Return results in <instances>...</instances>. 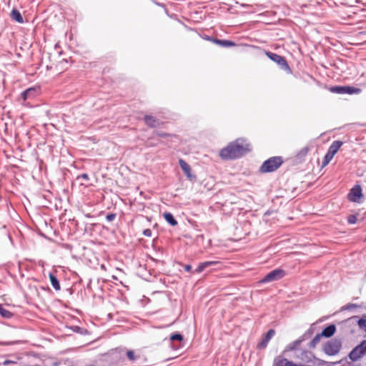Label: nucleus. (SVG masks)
<instances>
[{
	"mask_svg": "<svg viewBox=\"0 0 366 366\" xmlns=\"http://www.w3.org/2000/svg\"><path fill=\"white\" fill-rule=\"evenodd\" d=\"M36 90L34 88H29L21 94V97L24 101H26L27 99L34 98L36 96Z\"/></svg>",
	"mask_w": 366,
	"mask_h": 366,
	"instance_id": "obj_11",
	"label": "nucleus"
},
{
	"mask_svg": "<svg viewBox=\"0 0 366 366\" xmlns=\"http://www.w3.org/2000/svg\"><path fill=\"white\" fill-rule=\"evenodd\" d=\"M115 218V214H109L107 216V219L109 222L114 220Z\"/></svg>",
	"mask_w": 366,
	"mask_h": 366,
	"instance_id": "obj_32",
	"label": "nucleus"
},
{
	"mask_svg": "<svg viewBox=\"0 0 366 366\" xmlns=\"http://www.w3.org/2000/svg\"><path fill=\"white\" fill-rule=\"evenodd\" d=\"M361 90L359 88H355L352 86H345V94H359Z\"/></svg>",
	"mask_w": 366,
	"mask_h": 366,
	"instance_id": "obj_21",
	"label": "nucleus"
},
{
	"mask_svg": "<svg viewBox=\"0 0 366 366\" xmlns=\"http://www.w3.org/2000/svg\"><path fill=\"white\" fill-rule=\"evenodd\" d=\"M275 334V331L273 329H270L268 330L267 334L265 335L264 337L262 339V340L259 343L258 347L259 349H264L267 347L268 342L269 340L273 337V336Z\"/></svg>",
	"mask_w": 366,
	"mask_h": 366,
	"instance_id": "obj_8",
	"label": "nucleus"
},
{
	"mask_svg": "<svg viewBox=\"0 0 366 366\" xmlns=\"http://www.w3.org/2000/svg\"><path fill=\"white\" fill-rule=\"evenodd\" d=\"M215 41L217 44H218L222 46H224V47H229V46H232L235 45V44L233 41H228V40L217 39V40H215Z\"/></svg>",
	"mask_w": 366,
	"mask_h": 366,
	"instance_id": "obj_20",
	"label": "nucleus"
},
{
	"mask_svg": "<svg viewBox=\"0 0 366 366\" xmlns=\"http://www.w3.org/2000/svg\"><path fill=\"white\" fill-rule=\"evenodd\" d=\"M302 340H297L292 342L290 345H288L287 350H295L297 346L301 343Z\"/></svg>",
	"mask_w": 366,
	"mask_h": 366,
	"instance_id": "obj_23",
	"label": "nucleus"
},
{
	"mask_svg": "<svg viewBox=\"0 0 366 366\" xmlns=\"http://www.w3.org/2000/svg\"><path fill=\"white\" fill-rule=\"evenodd\" d=\"M322 335L321 334L316 335L314 338L310 342V347L315 348L316 345L320 342Z\"/></svg>",
	"mask_w": 366,
	"mask_h": 366,
	"instance_id": "obj_19",
	"label": "nucleus"
},
{
	"mask_svg": "<svg viewBox=\"0 0 366 366\" xmlns=\"http://www.w3.org/2000/svg\"><path fill=\"white\" fill-rule=\"evenodd\" d=\"M218 263H219V262H217V261H207V262H202L198 265L197 268L195 269V272L197 273H200V272H203L207 267L214 266V265L217 264Z\"/></svg>",
	"mask_w": 366,
	"mask_h": 366,
	"instance_id": "obj_10",
	"label": "nucleus"
},
{
	"mask_svg": "<svg viewBox=\"0 0 366 366\" xmlns=\"http://www.w3.org/2000/svg\"><path fill=\"white\" fill-rule=\"evenodd\" d=\"M80 178H81V179H83L84 180H89V179L87 174H81V175L77 177V179H80Z\"/></svg>",
	"mask_w": 366,
	"mask_h": 366,
	"instance_id": "obj_31",
	"label": "nucleus"
},
{
	"mask_svg": "<svg viewBox=\"0 0 366 366\" xmlns=\"http://www.w3.org/2000/svg\"><path fill=\"white\" fill-rule=\"evenodd\" d=\"M366 355V340H362L358 345H357L355 348L349 354L350 359L353 361H357L361 357Z\"/></svg>",
	"mask_w": 366,
	"mask_h": 366,
	"instance_id": "obj_3",
	"label": "nucleus"
},
{
	"mask_svg": "<svg viewBox=\"0 0 366 366\" xmlns=\"http://www.w3.org/2000/svg\"><path fill=\"white\" fill-rule=\"evenodd\" d=\"M49 279L51 282V286L56 290H60V284L59 282L58 279L51 273L49 274Z\"/></svg>",
	"mask_w": 366,
	"mask_h": 366,
	"instance_id": "obj_18",
	"label": "nucleus"
},
{
	"mask_svg": "<svg viewBox=\"0 0 366 366\" xmlns=\"http://www.w3.org/2000/svg\"><path fill=\"white\" fill-rule=\"evenodd\" d=\"M342 346L340 340L333 339L328 341L324 346V351L327 355H335L339 352Z\"/></svg>",
	"mask_w": 366,
	"mask_h": 366,
	"instance_id": "obj_4",
	"label": "nucleus"
},
{
	"mask_svg": "<svg viewBox=\"0 0 366 366\" xmlns=\"http://www.w3.org/2000/svg\"><path fill=\"white\" fill-rule=\"evenodd\" d=\"M144 122L148 126L151 127H155L159 124V120L150 115L145 116Z\"/></svg>",
	"mask_w": 366,
	"mask_h": 366,
	"instance_id": "obj_14",
	"label": "nucleus"
},
{
	"mask_svg": "<svg viewBox=\"0 0 366 366\" xmlns=\"http://www.w3.org/2000/svg\"><path fill=\"white\" fill-rule=\"evenodd\" d=\"M309 152V148L307 147H303L300 150V152L297 154V156L299 157H302L307 155V154Z\"/></svg>",
	"mask_w": 366,
	"mask_h": 366,
	"instance_id": "obj_26",
	"label": "nucleus"
},
{
	"mask_svg": "<svg viewBox=\"0 0 366 366\" xmlns=\"http://www.w3.org/2000/svg\"><path fill=\"white\" fill-rule=\"evenodd\" d=\"M266 54L269 59L276 62L282 69L290 70V67L284 57L270 51L266 52Z\"/></svg>",
	"mask_w": 366,
	"mask_h": 366,
	"instance_id": "obj_6",
	"label": "nucleus"
},
{
	"mask_svg": "<svg viewBox=\"0 0 366 366\" xmlns=\"http://www.w3.org/2000/svg\"><path fill=\"white\" fill-rule=\"evenodd\" d=\"M11 16L14 20L16 21L19 23L24 22V19H23V17H22L21 13L16 9H13L11 11Z\"/></svg>",
	"mask_w": 366,
	"mask_h": 366,
	"instance_id": "obj_15",
	"label": "nucleus"
},
{
	"mask_svg": "<svg viewBox=\"0 0 366 366\" xmlns=\"http://www.w3.org/2000/svg\"><path fill=\"white\" fill-rule=\"evenodd\" d=\"M343 144V142L341 141H334L332 144L330 146V148L328 149V152L330 154H332L333 156L335 155V154L337 152L339 149L341 147V146Z\"/></svg>",
	"mask_w": 366,
	"mask_h": 366,
	"instance_id": "obj_12",
	"label": "nucleus"
},
{
	"mask_svg": "<svg viewBox=\"0 0 366 366\" xmlns=\"http://www.w3.org/2000/svg\"><path fill=\"white\" fill-rule=\"evenodd\" d=\"M357 306L355 304H350L348 305H347L346 308L347 309H350V308H354V307H357Z\"/></svg>",
	"mask_w": 366,
	"mask_h": 366,
	"instance_id": "obj_34",
	"label": "nucleus"
},
{
	"mask_svg": "<svg viewBox=\"0 0 366 366\" xmlns=\"http://www.w3.org/2000/svg\"><path fill=\"white\" fill-rule=\"evenodd\" d=\"M332 92L338 94H345V86H335L332 88Z\"/></svg>",
	"mask_w": 366,
	"mask_h": 366,
	"instance_id": "obj_25",
	"label": "nucleus"
},
{
	"mask_svg": "<svg viewBox=\"0 0 366 366\" xmlns=\"http://www.w3.org/2000/svg\"><path fill=\"white\" fill-rule=\"evenodd\" d=\"M349 224H355L357 222V217L355 215H350L347 218Z\"/></svg>",
	"mask_w": 366,
	"mask_h": 366,
	"instance_id": "obj_29",
	"label": "nucleus"
},
{
	"mask_svg": "<svg viewBox=\"0 0 366 366\" xmlns=\"http://www.w3.org/2000/svg\"><path fill=\"white\" fill-rule=\"evenodd\" d=\"M184 268L185 271L189 272L192 269V266L189 264H186Z\"/></svg>",
	"mask_w": 366,
	"mask_h": 366,
	"instance_id": "obj_33",
	"label": "nucleus"
},
{
	"mask_svg": "<svg viewBox=\"0 0 366 366\" xmlns=\"http://www.w3.org/2000/svg\"><path fill=\"white\" fill-rule=\"evenodd\" d=\"M250 150L249 144L244 139H238L221 149L219 155L224 159H232L242 157Z\"/></svg>",
	"mask_w": 366,
	"mask_h": 366,
	"instance_id": "obj_1",
	"label": "nucleus"
},
{
	"mask_svg": "<svg viewBox=\"0 0 366 366\" xmlns=\"http://www.w3.org/2000/svg\"><path fill=\"white\" fill-rule=\"evenodd\" d=\"M143 234L146 237H151L152 236V230L149 229H144L143 232Z\"/></svg>",
	"mask_w": 366,
	"mask_h": 366,
	"instance_id": "obj_30",
	"label": "nucleus"
},
{
	"mask_svg": "<svg viewBox=\"0 0 366 366\" xmlns=\"http://www.w3.org/2000/svg\"><path fill=\"white\" fill-rule=\"evenodd\" d=\"M8 363H9L8 360H6V361L4 362V365H7Z\"/></svg>",
	"mask_w": 366,
	"mask_h": 366,
	"instance_id": "obj_36",
	"label": "nucleus"
},
{
	"mask_svg": "<svg viewBox=\"0 0 366 366\" xmlns=\"http://www.w3.org/2000/svg\"><path fill=\"white\" fill-rule=\"evenodd\" d=\"M127 356L130 360H135V355L134 352L132 350H128L127 352Z\"/></svg>",
	"mask_w": 366,
	"mask_h": 366,
	"instance_id": "obj_28",
	"label": "nucleus"
},
{
	"mask_svg": "<svg viewBox=\"0 0 366 366\" xmlns=\"http://www.w3.org/2000/svg\"><path fill=\"white\" fill-rule=\"evenodd\" d=\"M0 314L3 317L5 318H10L12 316V313L4 309L1 305H0Z\"/></svg>",
	"mask_w": 366,
	"mask_h": 366,
	"instance_id": "obj_22",
	"label": "nucleus"
},
{
	"mask_svg": "<svg viewBox=\"0 0 366 366\" xmlns=\"http://www.w3.org/2000/svg\"><path fill=\"white\" fill-rule=\"evenodd\" d=\"M285 272L281 269H276L269 272L260 282L262 283L270 282L282 279Z\"/></svg>",
	"mask_w": 366,
	"mask_h": 366,
	"instance_id": "obj_5",
	"label": "nucleus"
},
{
	"mask_svg": "<svg viewBox=\"0 0 366 366\" xmlns=\"http://www.w3.org/2000/svg\"><path fill=\"white\" fill-rule=\"evenodd\" d=\"M362 197V188L360 185H355L348 194V199L353 202H360Z\"/></svg>",
	"mask_w": 366,
	"mask_h": 366,
	"instance_id": "obj_7",
	"label": "nucleus"
},
{
	"mask_svg": "<svg viewBox=\"0 0 366 366\" xmlns=\"http://www.w3.org/2000/svg\"><path fill=\"white\" fill-rule=\"evenodd\" d=\"M163 216L165 220L171 225L175 226L177 224V222L175 220V219L174 218L173 215L171 213L165 212L164 213Z\"/></svg>",
	"mask_w": 366,
	"mask_h": 366,
	"instance_id": "obj_17",
	"label": "nucleus"
},
{
	"mask_svg": "<svg viewBox=\"0 0 366 366\" xmlns=\"http://www.w3.org/2000/svg\"><path fill=\"white\" fill-rule=\"evenodd\" d=\"M182 339H183L182 335H180V334H178V333L173 334V335L170 337V340H171V341H174V340H179V341H181Z\"/></svg>",
	"mask_w": 366,
	"mask_h": 366,
	"instance_id": "obj_27",
	"label": "nucleus"
},
{
	"mask_svg": "<svg viewBox=\"0 0 366 366\" xmlns=\"http://www.w3.org/2000/svg\"><path fill=\"white\" fill-rule=\"evenodd\" d=\"M336 331V327L335 325H330L329 326H327V327H325L321 335H322V337H330L331 336H332L335 332Z\"/></svg>",
	"mask_w": 366,
	"mask_h": 366,
	"instance_id": "obj_13",
	"label": "nucleus"
},
{
	"mask_svg": "<svg viewBox=\"0 0 366 366\" xmlns=\"http://www.w3.org/2000/svg\"><path fill=\"white\" fill-rule=\"evenodd\" d=\"M333 155L330 154L329 152H327V154L325 156L324 160H323V165L325 166L332 159Z\"/></svg>",
	"mask_w": 366,
	"mask_h": 366,
	"instance_id": "obj_24",
	"label": "nucleus"
},
{
	"mask_svg": "<svg viewBox=\"0 0 366 366\" xmlns=\"http://www.w3.org/2000/svg\"><path fill=\"white\" fill-rule=\"evenodd\" d=\"M158 135H159V137H167L168 134H167L166 133L160 132V133H158Z\"/></svg>",
	"mask_w": 366,
	"mask_h": 366,
	"instance_id": "obj_35",
	"label": "nucleus"
},
{
	"mask_svg": "<svg viewBox=\"0 0 366 366\" xmlns=\"http://www.w3.org/2000/svg\"><path fill=\"white\" fill-rule=\"evenodd\" d=\"M282 164V160L280 157H271L264 161L259 170L262 173L272 172L277 169Z\"/></svg>",
	"mask_w": 366,
	"mask_h": 366,
	"instance_id": "obj_2",
	"label": "nucleus"
},
{
	"mask_svg": "<svg viewBox=\"0 0 366 366\" xmlns=\"http://www.w3.org/2000/svg\"><path fill=\"white\" fill-rule=\"evenodd\" d=\"M179 164L188 179H192L194 178V176L192 174L190 166L184 160L180 159L179 160Z\"/></svg>",
	"mask_w": 366,
	"mask_h": 366,
	"instance_id": "obj_9",
	"label": "nucleus"
},
{
	"mask_svg": "<svg viewBox=\"0 0 366 366\" xmlns=\"http://www.w3.org/2000/svg\"><path fill=\"white\" fill-rule=\"evenodd\" d=\"M287 362H290V361L281 356H278L274 359L273 364L274 366H287Z\"/></svg>",
	"mask_w": 366,
	"mask_h": 366,
	"instance_id": "obj_16",
	"label": "nucleus"
}]
</instances>
